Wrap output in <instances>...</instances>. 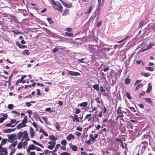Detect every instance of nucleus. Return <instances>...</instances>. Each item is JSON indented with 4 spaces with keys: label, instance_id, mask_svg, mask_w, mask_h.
<instances>
[{
    "label": "nucleus",
    "instance_id": "47",
    "mask_svg": "<svg viewBox=\"0 0 155 155\" xmlns=\"http://www.w3.org/2000/svg\"><path fill=\"white\" fill-rule=\"evenodd\" d=\"M65 34L66 36H70L73 35V33H69L67 32H65Z\"/></svg>",
    "mask_w": 155,
    "mask_h": 155
},
{
    "label": "nucleus",
    "instance_id": "40",
    "mask_svg": "<svg viewBox=\"0 0 155 155\" xmlns=\"http://www.w3.org/2000/svg\"><path fill=\"white\" fill-rule=\"evenodd\" d=\"M22 142H19L17 148L18 149H21L22 148Z\"/></svg>",
    "mask_w": 155,
    "mask_h": 155
},
{
    "label": "nucleus",
    "instance_id": "1",
    "mask_svg": "<svg viewBox=\"0 0 155 155\" xmlns=\"http://www.w3.org/2000/svg\"><path fill=\"white\" fill-rule=\"evenodd\" d=\"M54 5L55 9L61 13L63 12V7L61 4L58 1L55 2L54 0H50Z\"/></svg>",
    "mask_w": 155,
    "mask_h": 155
},
{
    "label": "nucleus",
    "instance_id": "37",
    "mask_svg": "<svg viewBox=\"0 0 155 155\" xmlns=\"http://www.w3.org/2000/svg\"><path fill=\"white\" fill-rule=\"evenodd\" d=\"M69 11V10L67 9L65 10L63 13H62V15L63 16H65L67 14Z\"/></svg>",
    "mask_w": 155,
    "mask_h": 155
},
{
    "label": "nucleus",
    "instance_id": "49",
    "mask_svg": "<svg viewBox=\"0 0 155 155\" xmlns=\"http://www.w3.org/2000/svg\"><path fill=\"white\" fill-rule=\"evenodd\" d=\"M27 144H28V143L27 142H23V144H22L23 145V147L24 148H26L27 146Z\"/></svg>",
    "mask_w": 155,
    "mask_h": 155
},
{
    "label": "nucleus",
    "instance_id": "32",
    "mask_svg": "<svg viewBox=\"0 0 155 155\" xmlns=\"http://www.w3.org/2000/svg\"><path fill=\"white\" fill-rule=\"evenodd\" d=\"M144 100H145L148 103H152V101L151 99V98H145L144 99Z\"/></svg>",
    "mask_w": 155,
    "mask_h": 155
},
{
    "label": "nucleus",
    "instance_id": "59",
    "mask_svg": "<svg viewBox=\"0 0 155 155\" xmlns=\"http://www.w3.org/2000/svg\"><path fill=\"white\" fill-rule=\"evenodd\" d=\"M2 116H3L2 118H4V120L7 118L8 117V115L6 114H3L2 115Z\"/></svg>",
    "mask_w": 155,
    "mask_h": 155
},
{
    "label": "nucleus",
    "instance_id": "22",
    "mask_svg": "<svg viewBox=\"0 0 155 155\" xmlns=\"http://www.w3.org/2000/svg\"><path fill=\"white\" fill-rule=\"evenodd\" d=\"M48 143L50 144V145H52V147H54L56 142L55 141H50L48 142Z\"/></svg>",
    "mask_w": 155,
    "mask_h": 155
},
{
    "label": "nucleus",
    "instance_id": "52",
    "mask_svg": "<svg viewBox=\"0 0 155 155\" xmlns=\"http://www.w3.org/2000/svg\"><path fill=\"white\" fill-rule=\"evenodd\" d=\"M12 112L13 113L16 114L17 116H19L20 114L19 112L16 111H12Z\"/></svg>",
    "mask_w": 155,
    "mask_h": 155
},
{
    "label": "nucleus",
    "instance_id": "36",
    "mask_svg": "<svg viewBox=\"0 0 155 155\" xmlns=\"http://www.w3.org/2000/svg\"><path fill=\"white\" fill-rule=\"evenodd\" d=\"M92 5H91V6L88 8V9L87 10V12L85 13V14H89L91 12L92 10Z\"/></svg>",
    "mask_w": 155,
    "mask_h": 155
},
{
    "label": "nucleus",
    "instance_id": "26",
    "mask_svg": "<svg viewBox=\"0 0 155 155\" xmlns=\"http://www.w3.org/2000/svg\"><path fill=\"white\" fill-rule=\"evenodd\" d=\"M32 142L34 144L39 146L42 148L43 147V146L41 144L39 143H38V142L36 141H35V140H33Z\"/></svg>",
    "mask_w": 155,
    "mask_h": 155
},
{
    "label": "nucleus",
    "instance_id": "41",
    "mask_svg": "<svg viewBox=\"0 0 155 155\" xmlns=\"http://www.w3.org/2000/svg\"><path fill=\"white\" fill-rule=\"evenodd\" d=\"M15 148H12L9 155H12L15 152Z\"/></svg>",
    "mask_w": 155,
    "mask_h": 155
},
{
    "label": "nucleus",
    "instance_id": "15",
    "mask_svg": "<svg viewBox=\"0 0 155 155\" xmlns=\"http://www.w3.org/2000/svg\"><path fill=\"white\" fill-rule=\"evenodd\" d=\"M26 124H24L21 123L18 124L17 126V128L18 129H20L21 128L26 126Z\"/></svg>",
    "mask_w": 155,
    "mask_h": 155
},
{
    "label": "nucleus",
    "instance_id": "39",
    "mask_svg": "<svg viewBox=\"0 0 155 155\" xmlns=\"http://www.w3.org/2000/svg\"><path fill=\"white\" fill-rule=\"evenodd\" d=\"M130 37V36H127L126 37H125L124 39L120 40V41H118L117 43H121L123 41H124V40H126L128 38H129Z\"/></svg>",
    "mask_w": 155,
    "mask_h": 155
},
{
    "label": "nucleus",
    "instance_id": "45",
    "mask_svg": "<svg viewBox=\"0 0 155 155\" xmlns=\"http://www.w3.org/2000/svg\"><path fill=\"white\" fill-rule=\"evenodd\" d=\"M61 144L63 145H65L67 143V142L66 140H61Z\"/></svg>",
    "mask_w": 155,
    "mask_h": 155
},
{
    "label": "nucleus",
    "instance_id": "5",
    "mask_svg": "<svg viewBox=\"0 0 155 155\" xmlns=\"http://www.w3.org/2000/svg\"><path fill=\"white\" fill-rule=\"evenodd\" d=\"M35 147H36L33 144L30 145L27 149V152L28 153H30L31 150H35Z\"/></svg>",
    "mask_w": 155,
    "mask_h": 155
},
{
    "label": "nucleus",
    "instance_id": "17",
    "mask_svg": "<svg viewBox=\"0 0 155 155\" xmlns=\"http://www.w3.org/2000/svg\"><path fill=\"white\" fill-rule=\"evenodd\" d=\"M99 84H96L92 85V87L95 90L97 91H99Z\"/></svg>",
    "mask_w": 155,
    "mask_h": 155
},
{
    "label": "nucleus",
    "instance_id": "2",
    "mask_svg": "<svg viewBox=\"0 0 155 155\" xmlns=\"http://www.w3.org/2000/svg\"><path fill=\"white\" fill-rule=\"evenodd\" d=\"M16 139V136L14 135H12L9 137L8 141L9 143H12Z\"/></svg>",
    "mask_w": 155,
    "mask_h": 155
},
{
    "label": "nucleus",
    "instance_id": "58",
    "mask_svg": "<svg viewBox=\"0 0 155 155\" xmlns=\"http://www.w3.org/2000/svg\"><path fill=\"white\" fill-rule=\"evenodd\" d=\"M76 130H78V131H82V128L81 127H77Z\"/></svg>",
    "mask_w": 155,
    "mask_h": 155
},
{
    "label": "nucleus",
    "instance_id": "19",
    "mask_svg": "<svg viewBox=\"0 0 155 155\" xmlns=\"http://www.w3.org/2000/svg\"><path fill=\"white\" fill-rule=\"evenodd\" d=\"M60 146L61 145L60 144H57L56 146L55 149L53 151H51V153H53L54 152H56Z\"/></svg>",
    "mask_w": 155,
    "mask_h": 155
},
{
    "label": "nucleus",
    "instance_id": "24",
    "mask_svg": "<svg viewBox=\"0 0 155 155\" xmlns=\"http://www.w3.org/2000/svg\"><path fill=\"white\" fill-rule=\"evenodd\" d=\"M22 53L25 54H26L28 55L30 54V53L29 51L28 50H25L23 51Z\"/></svg>",
    "mask_w": 155,
    "mask_h": 155
},
{
    "label": "nucleus",
    "instance_id": "4",
    "mask_svg": "<svg viewBox=\"0 0 155 155\" xmlns=\"http://www.w3.org/2000/svg\"><path fill=\"white\" fill-rule=\"evenodd\" d=\"M68 74L72 76H78L80 75V74L78 72L74 71H68Z\"/></svg>",
    "mask_w": 155,
    "mask_h": 155
},
{
    "label": "nucleus",
    "instance_id": "62",
    "mask_svg": "<svg viewBox=\"0 0 155 155\" xmlns=\"http://www.w3.org/2000/svg\"><path fill=\"white\" fill-rule=\"evenodd\" d=\"M95 100L98 103H100L101 102V100L99 97L96 98L95 99Z\"/></svg>",
    "mask_w": 155,
    "mask_h": 155
},
{
    "label": "nucleus",
    "instance_id": "11",
    "mask_svg": "<svg viewBox=\"0 0 155 155\" xmlns=\"http://www.w3.org/2000/svg\"><path fill=\"white\" fill-rule=\"evenodd\" d=\"M152 88V87L151 86V84L150 83H149L148 84V87L146 91V92L147 93H149L150 92Z\"/></svg>",
    "mask_w": 155,
    "mask_h": 155
},
{
    "label": "nucleus",
    "instance_id": "60",
    "mask_svg": "<svg viewBox=\"0 0 155 155\" xmlns=\"http://www.w3.org/2000/svg\"><path fill=\"white\" fill-rule=\"evenodd\" d=\"M61 155H71L68 152H63L61 153Z\"/></svg>",
    "mask_w": 155,
    "mask_h": 155
},
{
    "label": "nucleus",
    "instance_id": "63",
    "mask_svg": "<svg viewBox=\"0 0 155 155\" xmlns=\"http://www.w3.org/2000/svg\"><path fill=\"white\" fill-rule=\"evenodd\" d=\"M54 147H52V145L51 146V145H48V146L47 147V148L50 149V150H52L53 148H54Z\"/></svg>",
    "mask_w": 155,
    "mask_h": 155
},
{
    "label": "nucleus",
    "instance_id": "7",
    "mask_svg": "<svg viewBox=\"0 0 155 155\" xmlns=\"http://www.w3.org/2000/svg\"><path fill=\"white\" fill-rule=\"evenodd\" d=\"M15 129H5L3 130V131L4 133H11L12 132L14 131Z\"/></svg>",
    "mask_w": 155,
    "mask_h": 155
},
{
    "label": "nucleus",
    "instance_id": "64",
    "mask_svg": "<svg viewBox=\"0 0 155 155\" xmlns=\"http://www.w3.org/2000/svg\"><path fill=\"white\" fill-rule=\"evenodd\" d=\"M28 106V107H29L31 105L30 103L29 102H26L25 103Z\"/></svg>",
    "mask_w": 155,
    "mask_h": 155
},
{
    "label": "nucleus",
    "instance_id": "56",
    "mask_svg": "<svg viewBox=\"0 0 155 155\" xmlns=\"http://www.w3.org/2000/svg\"><path fill=\"white\" fill-rule=\"evenodd\" d=\"M102 23V21H99L97 23V25H96V26L97 27H98L99 26H100L101 25Z\"/></svg>",
    "mask_w": 155,
    "mask_h": 155
},
{
    "label": "nucleus",
    "instance_id": "44",
    "mask_svg": "<svg viewBox=\"0 0 155 155\" xmlns=\"http://www.w3.org/2000/svg\"><path fill=\"white\" fill-rule=\"evenodd\" d=\"M51 153H51V151H50V150H46L44 151V153L45 155H47L48 153L50 154Z\"/></svg>",
    "mask_w": 155,
    "mask_h": 155
},
{
    "label": "nucleus",
    "instance_id": "33",
    "mask_svg": "<svg viewBox=\"0 0 155 155\" xmlns=\"http://www.w3.org/2000/svg\"><path fill=\"white\" fill-rule=\"evenodd\" d=\"M7 141V140L6 139H3L1 142V145H5Z\"/></svg>",
    "mask_w": 155,
    "mask_h": 155
},
{
    "label": "nucleus",
    "instance_id": "13",
    "mask_svg": "<svg viewBox=\"0 0 155 155\" xmlns=\"http://www.w3.org/2000/svg\"><path fill=\"white\" fill-rule=\"evenodd\" d=\"M92 117H91V114H87L85 118V119H87L88 121H90L92 119Z\"/></svg>",
    "mask_w": 155,
    "mask_h": 155
},
{
    "label": "nucleus",
    "instance_id": "29",
    "mask_svg": "<svg viewBox=\"0 0 155 155\" xmlns=\"http://www.w3.org/2000/svg\"><path fill=\"white\" fill-rule=\"evenodd\" d=\"M73 117L74 118V119H75V120L77 122H80V121L78 119V116L77 115L75 114Z\"/></svg>",
    "mask_w": 155,
    "mask_h": 155
},
{
    "label": "nucleus",
    "instance_id": "42",
    "mask_svg": "<svg viewBox=\"0 0 155 155\" xmlns=\"http://www.w3.org/2000/svg\"><path fill=\"white\" fill-rule=\"evenodd\" d=\"M47 20L49 22L50 24H52L54 23V22L52 20V19L50 18H48Z\"/></svg>",
    "mask_w": 155,
    "mask_h": 155
},
{
    "label": "nucleus",
    "instance_id": "61",
    "mask_svg": "<svg viewBox=\"0 0 155 155\" xmlns=\"http://www.w3.org/2000/svg\"><path fill=\"white\" fill-rule=\"evenodd\" d=\"M16 122V120L15 119H12L11 120V124H14Z\"/></svg>",
    "mask_w": 155,
    "mask_h": 155
},
{
    "label": "nucleus",
    "instance_id": "21",
    "mask_svg": "<svg viewBox=\"0 0 155 155\" xmlns=\"http://www.w3.org/2000/svg\"><path fill=\"white\" fill-rule=\"evenodd\" d=\"M155 44L154 43H150L149 45L147 46V49L143 50V51H146L147 49L150 48L153 46Z\"/></svg>",
    "mask_w": 155,
    "mask_h": 155
},
{
    "label": "nucleus",
    "instance_id": "6",
    "mask_svg": "<svg viewBox=\"0 0 155 155\" xmlns=\"http://www.w3.org/2000/svg\"><path fill=\"white\" fill-rule=\"evenodd\" d=\"M3 152L5 155H7L8 152L7 151V149L5 148L2 147L1 145H0V153Z\"/></svg>",
    "mask_w": 155,
    "mask_h": 155
},
{
    "label": "nucleus",
    "instance_id": "18",
    "mask_svg": "<svg viewBox=\"0 0 155 155\" xmlns=\"http://www.w3.org/2000/svg\"><path fill=\"white\" fill-rule=\"evenodd\" d=\"M49 138L51 140H57V138L54 137V135H50L49 136Z\"/></svg>",
    "mask_w": 155,
    "mask_h": 155
},
{
    "label": "nucleus",
    "instance_id": "3",
    "mask_svg": "<svg viewBox=\"0 0 155 155\" xmlns=\"http://www.w3.org/2000/svg\"><path fill=\"white\" fill-rule=\"evenodd\" d=\"M117 112V114H119V115L117 116V117H124V115L123 114V112L121 110V108L120 107H118Z\"/></svg>",
    "mask_w": 155,
    "mask_h": 155
},
{
    "label": "nucleus",
    "instance_id": "53",
    "mask_svg": "<svg viewBox=\"0 0 155 155\" xmlns=\"http://www.w3.org/2000/svg\"><path fill=\"white\" fill-rule=\"evenodd\" d=\"M55 127L56 128V129L58 130H59L60 129V125L59 124H55Z\"/></svg>",
    "mask_w": 155,
    "mask_h": 155
},
{
    "label": "nucleus",
    "instance_id": "23",
    "mask_svg": "<svg viewBox=\"0 0 155 155\" xmlns=\"http://www.w3.org/2000/svg\"><path fill=\"white\" fill-rule=\"evenodd\" d=\"M33 114L34 118L36 119V120H38V119H39V117L38 114H37V113L36 112H35Z\"/></svg>",
    "mask_w": 155,
    "mask_h": 155
},
{
    "label": "nucleus",
    "instance_id": "16",
    "mask_svg": "<svg viewBox=\"0 0 155 155\" xmlns=\"http://www.w3.org/2000/svg\"><path fill=\"white\" fill-rule=\"evenodd\" d=\"M74 138V136L72 134L68 135L66 137V139L68 140H70Z\"/></svg>",
    "mask_w": 155,
    "mask_h": 155
},
{
    "label": "nucleus",
    "instance_id": "55",
    "mask_svg": "<svg viewBox=\"0 0 155 155\" xmlns=\"http://www.w3.org/2000/svg\"><path fill=\"white\" fill-rule=\"evenodd\" d=\"M145 94V92L144 91H142L139 95V97H140L141 96H144Z\"/></svg>",
    "mask_w": 155,
    "mask_h": 155
},
{
    "label": "nucleus",
    "instance_id": "43",
    "mask_svg": "<svg viewBox=\"0 0 155 155\" xmlns=\"http://www.w3.org/2000/svg\"><path fill=\"white\" fill-rule=\"evenodd\" d=\"M75 134L78 137H79L81 136V133L78 131H76L75 133Z\"/></svg>",
    "mask_w": 155,
    "mask_h": 155
},
{
    "label": "nucleus",
    "instance_id": "25",
    "mask_svg": "<svg viewBox=\"0 0 155 155\" xmlns=\"http://www.w3.org/2000/svg\"><path fill=\"white\" fill-rule=\"evenodd\" d=\"M87 105V102H85L80 104V106L81 107H86Z\"/></svg>",
    "mask_w": 155,
    "mask_h": 155
},
{
    "label": "nucleus",
    "instance_id": "20",
    "mask_svg": "<svg viewBox=\"0 0 155 155\" xmlns=\"http://www.w3.org/2000/svg\"><path fill=\"white\" fill-rule=\"evenodd\" d=\"M17 143V140H16L15 142H13L12 144H11L10 145V146L9 147V148H11L12 147H15Z\"/></svg>",
    "mask_w": 155,
    "mask_h": 155
},
{
    "label": "nucleus",
    "instance_id": "8",
    "mask_svg": "<svg viewBox=\"0 0 155 155\" xmlns=\"http://www.w3.org/2000/svg\"><path fill=\"white\" fill-rule=\"evenodd\" d=\"M69 146L73 151H75L77 150V147L76 145H73L72 143H70Z\"/></svg>",
    "mask_w": 155,
    "mask_h": 155
},
{
    "label": "nucleus",
    "instance_id": "51",
    "mask_svg": "<svg viewBox=\"0 0 155 155\" xmlns=\"http://www.w3.org/2000/svg\"><path fill=\"white\" fill-rule=\"evenodd\" d=\"M144 25V22L143 20H142L139 24L140 27H142Z\"/></svg>",
    "mask_w": 155,
    "mask_h": 155
},
{
    "label": "nucleus",
    "instance_id": "12",
    "mask_svg": "<svg viewBox=\"0 0 155 155\" xmlns=\"http://www.w3.org/2000/svg\"><path fill=\"white\" fill-rule=\"evenodd\" d=\"M30 135L32 138H33L35 135V131L33 128L31 127L30 128Z\"/></svg>",
    "mask_w": 155,
    "mask_h": 155
},
{
    "label": "nucleus",
    "instance_id": "27",
    "mask_svg": "<svg viewBox=\"0 0 155 155\" xmlns=\"http://www.w3.org/2000/svg\"><path fill=\"white\" fill-rule=\"evenodd\" d=\"M141 74L146 77H148L150 75V74L148 73L141 72Z\"/></svg>",
    "mask_w": 155,
    "mask_h": 155
},
{
    "label": "nucleus",
    "instance_id": "34",
    "mask_svg": "<svg viewBox=\"0 0 155 155\" xmlns=\"http://www.w3.org/2000/svg\"><path fill=\"white\" fill-rule=\"evenodd\" d=\"M40 132L42 133L45 137H47L48 136V134L43 130L41 129Z\"/></svg>",
    "mask_w": 155,
    "mask_h": 155
},
{
    "label": "nucleus",
    "instance_id": "9",
    "mask_svg": "<svg viewBox=\"0 0 155 155\" xmlns=\"http://www.w3.org/2000/svg\"><path fill=\"white\" fill-rule=\"evenodd\" d=\"M26 77V75H24L21 78V79H19L18 80H17L16 83V85H17L18 83H22V81Z\"/></svg>",
    "mask_w": 155,
    "mask_h": 155
},
{
    "label": "nucleus",
    "instance_id": "48",
    "mask_svg": "<svg viewBox=\"0 0 155 155\" xmlns=\"http://www.w3.org/2000/svg\"><path fill=\"white\" fill-rule=\"evenodd\" d=\"M13 107V105L12 104H9L8 106V108L10 109H12Z\"/></svg>",
    "mask_w": 155,
    "mask_h": 155
},
{
    "label": "nucleus",
    "instance_id": "50",
    "mask_svg": "<svg viewBox=\"0 0 155 155\" xmlns=\"http://www.w3.org/2000/svg\"><path fill=\"white\" fill-rule=\"evenodd\" d=\"M59 50V48L58 47L55 48H54L52 50V52L53 53H55L57 51Z\"/></svg>",
    "mask_w": 155,
    "mask_h": 155
},
{
    "label": "nucleus",
    "instance_id": "35",
    "mask_svg": "<svg viewBox=\"0 0 155 155\" xmlns=\"http://www.w3.org/2000/svg\"><path fill=\"white\" fill-rule=\"evenodd\" d=\"M23 134H24V135L23 136V139H26L28 137V134L27 133L26 131H25L24 132Z\"/></svg>",
    "mask_w": 155,
    "mask_h": 155
},
{
    "label": "nucleus",
    "instance_id": "30",
    "mask_svg": "<svg viewBox=\"0 0 155 155\" xmlns=\"http://www.w3.org/2000/svg\"><path fill=\"white\" fill-rule=\"evenodd\" d=\"M23 133L22 132H20L18 135V139H20L23 136Z\"/></svg>",
    "mask_w": 155,
    "mask_h": 155
},
{
    "label": "nucleus",
    "instance_id": "38",
    "mask_svg": "<svg viewBox=\"0 0 155 155\" xmlns=\"http://www.w3.org/2000/svg\"><path fill=\"white\" fill-rule=\"evenodd\" d=\"M130 82V80L128 78H126L125 80V83L126 84H129Z\"/></svg>",
    "mask_w": 155,
    "mask_h": 155
},
{
    "label": "nucleus",
    "instance_id": "10",
    "mask_svg": "<svg viewBox=\"0 0 155 155\" xmlns=\"http://www.w3.org/2000/svg\"><path fill=\"white\" fill-rule=\"evenodd\" d=\"M61 3L66 8H70L72 7V5L71 3L68 4L64 1L61 2Z\"/></svg>",
    "mask_w": 155,
    "mask_h": 155
},
{
    "label": "nucleus",
    "instance_id": "46",
    "mask_svg": "<svg viewBox=\"0 0 155 155\" xmlns=\"http://www.w3.org/2000/svg\"><path fill=\"white\" fill-rule=\"evenodd\" d=\"M45 110L46 111L49 112L50 113H52L53 111V110H51V108L50 107L46 108Z\"/></svg>",
    "mask_w": 155,
    "mask_h": 155
},
{
    "label": "nucleus",
    "instance_id": "14",
    "mask_svg": "<svg viewBox=\"0 0 155 155\" xmlns=\"http://www.w3.org/2000/svg\"><path fill=\"white\" fill-rule=\"evenodd\" d=\"M17 45L20 48H27V46L25 45H21L20 43L18 42L16 43Z\"/></svg>",
    "mask_w": 155,
    "mask_h": 155
},
{
    "label": "nucleus",
    "instance_id": "28",
    "mask_svg": "<svg viewBox=\"0 0 155 155\" xmlns=\"http://www.w3.org/2000/svg\"><path fill=\"white\" fill-rule=\"evenodd\" d=\"M27 116H25L24 119L22 120L21 123L24 124H25L27 122Z\"/></svg>",
    "mask_w": 155,
    "mask_h": 155
},
{
    "label": "nucleus",
    "instance_id": "54",
    "mask_svg": "<svg viewBox=\"0 0 155 155\" xmlns=\"http://www.w3.org/2000/svg\"><path fill=\"white\" fill-rule=\"evenodd\" d=\"M128 107L130 109V110L132 111H133L134 112H136L135 109L134 107Z\"/></svg>",
    "mask_w": 155,
    "mask_h": 155
},
{
    "label": "nucleus",
    "instance_id": "31",
    "mask_svg": "<svg viewBox=\"0 0 155 155\" xmlns=\"http://www.w3.org/2000/svg\"><path fill=\"white\" fill-rule=\"evenodd\" d=\"M146 69L147 70V71H153L154 70V69L153 68L149 67H147L146 68Z\"/></svg>",
    "mask_w": 155,
    "mask_h": 155
},
{
    "label": "nucleus",
    "instance_id": "57",
    "mask_svg": "<svg viewBox=\"0 0 155 155\" xmlns=\"http://www.w3.org/2000/svg\"><path fill=\"white\" fill-rule=\"evenodd\" d=\"M126 96H127V98L128 99H131V97H130V94L129 93L127 92L126 93Z\"/></svg>",
    "mask_w": 155,
    "mask_h": 155
}]
</instances>
